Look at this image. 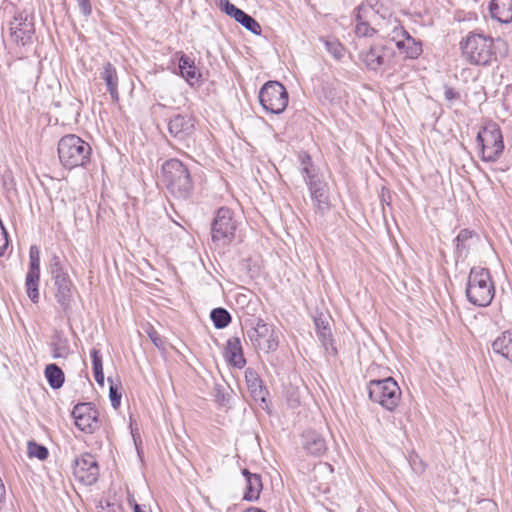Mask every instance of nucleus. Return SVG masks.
Masks as SVG:
<instances>
[{
  "label": "nucleus",
  "mask_w": 512,
  "mask_h": 512,
  "mask_svg": "<svg viewBox=\"0 0 512 512\" xmlns=\"http://www.w3.org/2000/svg\"><path fill=\"white\" fill-rule=\"evenodd\" d=\"M491 35L470 31L459 42L462 58L472 66L487 67L497 61L496 43Z\"/></svg>",
  "instance_id": "1"
},
{
  "label": "nucleus",
  "mask_w": 512,
  "mask_h": 512,
  "mask_svg": "<svg viewBox=\"0 0 512 512\" xmlns=\"http://www.w3.org/2000/svg\"><path fill=\"white\" fill-rule=\"evenodd\" d=\"M163 182L167 190L177 199H189L194 183L188 167L179 159L172 158L162 165Z\"/></svg>",
  "instance_id": "2"
},
{
  "label": "nucleus",
  "mask_w": 512,
  "mask_h": 512,
  "mask_svg": "<svg viewBox=\"0 0 512 512\" xmlns=\"http://www.w3.org/2000/svg\"><path fill=\"white\" fill-rule=\"evenodd\" d=\"M58 157L66 169L85 167L90 163L92 148L75 134H67L58 142Z\"/></svg>",
  "instance_id": "3"
},
{
  "label": "nucleus",
  "mask_w": 512,
  "mask_h": 512,
  "mask_svg": "<svg viewBox=\"0 0 512 512\" xmlns=\"http://www.w3.org/2000/svg\"><path fill=\"white\" fill-rule=\"evenodd\" d=\"M468 301L479 307L490 305L495 295L494 284L488 269L473 267L466 286Z\"/></svg>",
  "instance_id": "4"
},
{
  "label": "nucleus",
  "mask_w": 512,
  "mask_h": 512,
  "mask_svg": "<svg viewBox=\"0 0 512 512\" xmlns=\"http://www.w3.org/2000/svg\"><path fill=\"white\" fill-rule=\"evenodd\" d=\"M367 389L369 399L387 411L392 412L399 405L401 389L392 377L370 380Z\"/></svg>",
  "instance_id": "5"
},
{
  "label": "nucleus",
  "mask_w": 512,
  "mask_h": 512,
  "mask_svg": "<svg viewBox=\"0 0 512 512\" xmlns=\"http://www.w3.org/2000/svg\"><path fill=\"white\" fill-rule=\"evenodd\" d=\"M477 142L480 147L481 159L485 162L496 161L504 151L502 131L498 124L487 123L478 132Z\"/></svg>",
  "instance_id": "6"
},
{
  "label": "nucleus",
  "mask_w": 512,
  "mask_h": 512,
  "mask_svg": "<svg viewBox=\"0 0 512 512\" xmlns=\"http://www.w3.org/2000/svg\"><path fill=\"white\" fill-rule=\"evenodd\" d=\"M396 53L388 45L374 43L367 50L360 52L359 60L368 70H386L393 66Z\"/></svg>",
  "instance_id": "7"
},
{
  "label": "nucleus",
  "mask_w": 512,
  "mask_h": 512,
  "mask_svg": "<svg viewBox=\"0 0 512 512\" xmlns=\"http://www.w3.org/2000/svg\"><path fill=\"white\" fill-rule=\"evenodd\" d=\"M258 99L266 111L279 114L287 107L288 93L281 83L269 81L262 87Z\"/></svg>",
  "instance_id": "8"
},
{
  "label": "nucleus",
  "mask_w": 512,
  "mask_h": 512,
  "mask_svg": "<svg viewBox=\"0 0 512 512\" xmlns=\"http://www.w3.org/2000/svg\"><path fill=\"white\" fill-rule=\"evenodd\" d=\"M389 37L405 59H417L423 52L422 43L413 38L400 24L393 27Z\"/></svg>",
  "instance_id": "9"
},
{
  "label": "nucleus",
  "mask_w": 512,
  "mask_h": 512,
  "mask_svg": "<svg viewBox=\"0 0 512 512\" xmlns=\"http://www.w3.org/2000/svg\"><path fill=\"white\" fill-rule=\"evenodd\" d=\"M74 476L85 485L96 483L99 476V466L96 458L90 453H84L74 460Z\"/></svg>",
  "instance_id": "10"
},
{
  "label": "nucleus",
  "mask_w": 512,
  "mask_h": 512,
  "mask_svg": "<svg viewBox=\"0 0 512 512\" xmlns=\"http://www.w3.org/2000/svg\"><path fill=\"white\" fill-rule=\"evenodd\" d=\"M34 34L35 27L32 18H29L24 12L14 16L10 22V35L13 41L25 46L32 43Z\"/></svg>",
  "instance_id": "11"
},
{
  "label": "nucleus",
  "mask_w": 512,
  "mask_h": 512,
  "mask_svg": "<svg viewBox=\"0 0 512 512\" xmlns=\"http://www.w3.org/2000/svg\"><path fill=\"white\" fill-rule=\"evenodd\" d=\"M77 428L85 433H93L98 428V411L91 403H79L72 410Z\"/></svg>",
  "instance_id": "12"
},
{
  "label": "nucleus",
  "mask_w": 512,
  "mask_h": 512,
  "mask_svg": "<svg viewBox=\"0 0 512 512\" xmlns=\"http://www.w3.org/2000/svg\"><path fill=\"white\" fill-rule=\"evenodd\" d=\"M53 279L56 287L55 298L63 312L67 314L71 309L74 285L66 271L56 270Z\"/></svg>",
  "instance_id": "13"
},
{
  "label": "nucleus",
  "mask_w": 512,
  "mask_h": 512,
  "mask_svg": "<svg viewBox=\"0 0 512 512\" xmlns=\"http://www.w3.org/2000/svg\"><path fill=\"white\" fill-rule=\"evenodd\" d=\"M194 130L195 119L190 114H176L168 122L169 134L179 141L189 138Z\"/></svg>",
  "instance_id": "14"
},
{
  "label": "nucleus",
  "mask_w": 512,
  "mask_h": 512,
  "mask_svg": "<svg viewBox=\"0 0 512 512\" xmlns=\"http://www.w3.org/2000/svg\"><path fill=\"white\" fill-rule=\"evenodd\" d=\"M301 446L309 455L314 457H321L327 451L326 440L315 430H307L302 433Z\"/></svg>",
  "instance_id": "15"
},
{
  "label": "nucleus",
  "mask_w": 512,
  "mask_h": 512,
  "mask_svg": "<svg viewBox=\"0 0 512 512\" xmlns=\"http://www.w3.org/2000/svg\"><path fill=\"white\" fill-rule=\"evenodd\" d=\"M314 325L317 337L328 354L335 356L337 348L334 345L331 328L327 317L323 313L314 316Z\"/></svg>",
  "instance_id": "16"
},
{
  "label": "nucleus",
  "mask_w": 512,
  "mask_h": 512,
  "mask_svg": "<svg viewBox=\"0 0 512 512\" xmlns=\"http://www.w3.org/2000/svg\"><path fill=\"white\" fill-rule=\"evenodd\" d=\"M279 345L278 333L272 326L258 318V349L265 352L275 351Z\"/></svg>",
  "instance_id": "17"
},
{
  "label": "nucleus",
  "mask_w": 512,
  "mask_h": 512,
  "mask_svg": "<svg viewBox=\"0 0 512 512\" xmlns=\"http://www.w3.org/2000/svg\"><path fill=\"white\" fill-rule=\"evenodd\" d=\"M224 358L234 367L242 368L245 365L246 361L243 356L241 341L238 337H232L227 340Z\"/></svg>",
  "instance_id": "18"
},
{
  "label": "nucleus",
  "mask_w": 512,
  "mask_h": 512,
  "mask_svg": "<svg viewBox=\"0 0 512 512\" xmlns=\"http://www.w3.org/2000/svg\"><path fill=\"white\" fill-rule=\"evenodd\" d=\"M492 19L508 24L512 22V0H492L489 4Z\"/></svg>",
  "instance_id": "19"
},
{
  "label": "nucleus",
  "mask_w": 512,
  "mask_h": 512,
  "mask_svg": "<svg viewBox=\"0 0 512 512\" xmlns=\"http://www.w3.org/2000/svg\"><path fill=\"white\" fill-rule=\"evenodd\" d=\"M100 78L105 82L107 91L109 92L112 100L118 101V74L115 66L110 62H105L100 72Z\"/></svg>",
  "instance_id": "20"
},
{
  "label": "nucleus",
  "mask_w": 512,
  "mask_h": 512,
  "mask_svg": "<svg viewBox=\"0 0 512 512\" xmlns=\"http://www.w3.org/2000/svg\"><path fill=\"white\" fill-rule=\"evenodd\" d=\"M179 70L181 76L191 85L193 86L196 83H199L201 80V72L196 67L195 62L186 54L182 53L179 58Z\"/></svg>",
  "instance_id": "21"
},
{
  "label": "nucleus",
  "mask_w": 512,
  "mask_h": 512,
  "mask_svg": "<svg viewBox=\"0 0 512 512\" xmlns=\"http://www.w3.org/2000/svg\"><path fill=\"white\" fill-rule=\"evenodd\" d=\"M492 350L495 354L501 355L512 363V331L502 332L492 342Z\"/></svg>",
  "instance_id": "22"
},
{
  "label": "nucleus",
  "mask_w": 512,
  "mask_h": 512,
  "mask_svg": "<svg viewBox=\"0 0 512 512\" xmlns=\"http://www.w3.org/2000/svg\"><path fill=\"white\" fill-rule=\"evenodd\" d=\"M310 190L312 199L319 208H326L330 204L328 185L324 182H311Z\"/></svg>",
  "instance_id": "23"
},
{
  "label": "nucleus",
  "mask_w": 512,
  "mask_h": 512,
  "mask_svg": "<svg viewBox=\"0 0 512 512\" xmlns=\"http://www.w3.org/2000/svg\"><path fill=\"white\" fill-rule=\"evenodd\" d=\"M236 226H211L212 241L217 245H227L234 238Z\"/></svg>",
  "instance_id": "24"
},
{
  "label": "nucleus",
  "mask_w": 512,
  "mask_h": 512,
  "mask_svg": "<svg viewBox=\"0 0 512 512\" xmlns=\"http://www.w3.org/2000/svg\"><path fill=\"white\" fill-rule=\"evenodd\" d=\"M45 377L53 389H59L63 386L65 375L57 364H48L45 368Z\"/></svg>",
  "instance_id": "25"
},
{
  "label": "nucleus",
  "mask_w": 512,
  "mask_h": 512,
  "mask_svg": "<svg viewBox=\"0 0 512 512\" xmlns=\"http://www.w3.org/2000/svg\"><path fill=\"white\" fill-rule=\"evenodd\" d=\"M51 348L54 359L65 358L70 352L69 341L62 333L55 334Z\"/></svg>",
  "instance_id": "26"
},
{
  "label": "nucleus",
  "mask_w": 512,
  "mask_h": 512,
  "mask_svg": "<svg viewBox=\"0 0 512 512\" xmlns=\"http://www.w3.org/2000/svg\"><path fill=\"white\" fill-rule=\"evenodd\" d=\"M210 319L216 329H224L231 323L232 317L228 310L217 307L211 310Z\"/></svg>",
  "instance_id": "27"
},
{
  "label": "nucleus",
  "mask_w": 512,
  "mask_h": 512,
  "mask_svg": "<svg viewBox=\"0 0 512 512\" xmlns=\"http://www.w3.org/2000/svg\"><path fill=\"white\" fill-rule=\"evenodd\" d=\"M40 274L36 273H27L26 274V291L29 299L33 303H37L39 300V291H38V283H39Z\"/></svg>",
  "instance_id": "28"
},
{
  "label": "nucleus",
  "mask_w": 512,
  "mask_h": 512,
  "mask_svg": "<svg viewBox=\"0 0 512 512\" xmlns=\"http://www.w3.org/2000/svg\"><path fill=\"white\" fill-rule=\"evenodd\" d=\"M234 222L237 224V220L235 219V213L229 207H220L216 211L215 218L212 224H229L230 222Z\"/></svg>",
  "instance_id": "29"
},
{
  "label": "nucleus",
  "mask_w": 512,
  "mask_h": 512,
  "mask_svg": "<svg viewBox=\"0 0 512 512\" xmlns=\"http://www.w3.org/2000/svg\"><path fill=\"white\" fill-rule=\"evenodd\" d=\"M269 396V391L262 385V381L258 378V400L260 401L258 406L271 415V400L269 399Z\"/></svg>",
  "instance_id": "30"
},
{
  "label": "nucleus",
  "mask_w": 512,
  "mask_h": 512,
  "mask_svg": "<svg viewBox=\"0 0 512 512\" xmlns=\"http://www.w3.org/2000/svg\"><path fill=\"white\" fill-rule=\"evenodd\" d=\"M48 455V449L44 445L38 444L35 441L28 442V456L30 458L35 457L39 460H45L48 458Z\"/></svg>",
  "instance_id": "31"
},
{
  "label": "nucleus",
  "mask_w": 512,
  "mask_h": 512,
  "mask_svg": "<svg viewBox=\"0 0 512 512\" xmlns=\"http://www.w3.org/2000/svg\"><path fill=\"white\" fill-rule=\"evenodd\" d=\"M27 273L40 274V250L32 245L29 250V269Z\"/></svg>",
  "instance_id": "32"
},
{
  "label": "nucleus",
  "mask_w": 512,
  "mask_h": 512,
  "mask_svg": "<svg viewBox=\"0 0 512 512\" xmlns=\"http://www.w3.org/2000/svg\"><path fill=\"white\" fill-rule=\"evenodd\" d=\"M473 237H477V234L473 230L468 228L462 229L455 239L457 251L461 252L463 249H465L466 243Z\"/></svg>",
  "instance_id": "33"
},
{
  "label": "nucleus",
  "mask_w": 512,
  "mask_h": 512,
  "mask_svg": "<svg viewBox=\"0 0 512 512\" xmlns=\"http://www.w3.org/2000/svg\"><path fill=\"white\" fill-rule=\"evenodd\" d=\"M234 19L247 30L256 34V20L252 16L246 14L243 10H240Z\"/></svg>",
  "instance_id": "34"
},
{
  "label": "nucleus",
  "mask_w": 512,
  "mask_h": 512,
  "mask_svg": "<svg viewBox=\"0 0 512 512\" xmlns=\"http://www.w3.org/2000/svg\"><path fill=\"white\" fill-rule=\"evenodd\" d=\"M216 6L228 16L235 18L238 12L241 10L232 4L229 0H215Z\"/></svg>",
  "instance_id": "35"
},
{
  "label": "nucleus",
  "mask_w": 512,
  "mask_h": 512,
  "mask_svg": "<svg viewBox=\"0 0 512 512\" xmlns=\"http://www.w3.org/2000/svg\"><path fill=\"white\" fill-rule=\"evenodd\" d=\"M326 48L328 52L337 60H340L343 58L345 53L344 46L338 42V41H326L325 42Z\"/></svg>",
  "instance_id": "36"
},
{
  "label": "nucleus",
  "mask_w": 512,
  "mask_h": 512,
  "mask_svg": "<svg viewBox=\"0 0 512 512\" xmlns=\"http://www.w3.org/2000/svg\"><path fill=\"white\" fill-rule=\"evenodd\" d=\"M355 34L358 37H372L376 34V30L364 21H359L355 26Z\"/></svg>",
  "instance_id": "37"
},
{
  "label": "nucleus",
  "mask_w": 512,
  "mask_h": 512,
  "mask_svg": "<svg viewBox=\"0 0 512 512\" xmlns=\"http://www.w3.org/2000/svg\"><path fill=\"white\" fill-rule=\"evenodd\" d=\"M108 381L110 382L109 398L111 405L113 408L117 409L121 404V392L119 391L118 386L115 385L110 378H108Z\"/></svg>",
  "instance_id": "38"
},
{
  "label": "nucleus",
  "mask_w": 512,
  "mask_h": 512,
  "mask_svg": "<svg viewBox=\"0 0 512 512\" xmlns=\"http://www.w3.org/2000/svg\"><path fill=\"white\" fill-rule=\"evenodd\" d=\"M245 379L250 395L254 398V394L256 393V371L250 368L247 369L245 372Z\"/></svg>",
  "instance_id": "39"
},
{
  "label": "nucleus",
  "mask_w": 512,
  "mask_h": 512,
  "mask_svg": "<svg viewBox=\"0 0 512 512\" xmlns=\"http://www.w3.org/2000/svg\"><path fill=\"white\" fill-rule=\"evenodd\" d=\"M9 244L10 240L8 232L6 231L5 226H0V257H3L6 254Z\"/></svg>",
  "instance_id": "40"
},
{
  "label": "nucleus",
  "mask_w": 512,
  "mask_h": 512,
  "mask_svg": "<svg viewBox=\"0 0 512 512\" xmlns=\"http://www.w3.org/2000/svg\"><path fill=\"white\" fill-rule=\"evenodd\" d=\"M90 355H91V358H92V369L93 371L95 370H101L103 369V364H102V357H101V354H100V351L96 348H93L90 352Z\"/></svg>",
  "instance_id": "41"
},
{
  "label": "nucleus",
  "mask_w": 512,
  "mask_h": 512,
  "mask_svg": "<svg viewBox=\"0 0 512 512\" xmlns=\"http://www.w3.org/2000/svg\"><path fill=\"white\" fill-rule=\"evenodd\" d=\"M148 336L150 340L153 342V344L156 347H161L163 344L161 336L158 334V332L154 328H150L148 331Z\"/></svg>",
  "instance_id": "42"
},
{
  "label": "nucleus",
  "mask_w": 512,
  "mask_h": 512,
  "mask_svg": "<svg viewBox=\"0 0 512 512\" xmlns=\"http://www.w3.org/2000/svg\"><path fill=\"white\" fill-rule=\"evenodd\" d=\"M78 5H79V8L81 10V13L84 15V16H89L92 12V7H91V3H90V0H76Z\"/></svg>",
  "instance_id": "43"
},
{
  "label": "nucleus",
  "mask_w": 512,
  "mask_h": 512,
  "mask_svg": "<svg viewBox=\"0 0 512 512\" xmlns=\"http://www.w3.org/2000/svg\"><path fill=\"white\" fill-rule=\"evenodd\" d=\"M56 270L65 271L60 263V258L57 255H53L51 258V273L53 276L56 275Z\"/></svg>",
  "instance_id": "44"
},
{
  "label": "nucleus",
  "mask_w": 512,
  "mask_h": 512,
  "mask_svg": "<svg viewBox=\"0 0 512 512\" xmlns=\"http://www.w3.org/2000/svg\"><path fill=\"white\" fill-rule=\"evenodd\" d=\"M101 508L104 512H122V508L118 503H111L109 501L106 502V505H101Z\"/></svg>",
  "instance_id": "45"
},
{
  "label": "nucleus",
  "mask_w": 512,
  "mask_h": 512,
  "mask_svg": "<svg viewBox=\"0 0 512 512\" xmlns=\"http://www.w3.org/2000/svg\"><path fill=\"white\" fill-rule=\"evenodd\" d=\"M243 474L247 477L248 484H249V485H248V491L245 493V495H244L243 499H244V500H247V501H251V500H252V496H251V492H252V485H251V481H250V479H251L252 474H251L247 469H245V470L243 471Z\"/></svg>",
  "instance_id": "46"
},
{
  "label": "nucleus",
  "mask_w": 512,
  "mask_h": 512,
  "mask_svg": "<svg viewBox=\"0 0 512 512\" xmlns=\"http://www.w3.org/2000/svg\"><path fill=\"white\" fill-rule=\"evenodd\" d=\"M94 373V378H95V381L100 384V385H103L104 384V373H103V369H99V370H95L93 371Z\"/></svg>",
  "instance_id": "47"
},
{
  "label": "nucleus",
  "mask_w": 512,
  "mask_h": 512,
  "mask_svg": "<svg viewBox=\"0 0 512 512\" xmlns=\"http://www.w3.org/2000/svg\"><path fill=\"white\" fill-rule=\"evenodd\" d=\"M129 504L133 507L134 512H146L133 498H129Z\"/></svg>",
  "instance_id": "48"
},
{
  "label": "nucleus",
  "mask_w": 512,
  "mask_h": 512,
  "mask_svg": "<svg viewBox=\"0 0 512 512\" xmlns=\"http://www.w3.org/2000/svg\"><path fill=\"white\" fill-rule=\"evenodd\" d=\"M6 490L2 479L0 478V503L5 499Z\"/></svg>",
  "instance_id": "49"
},
{
  "label": "nucleus",
  "mask_w": 512,
  "mask_h": 512,
  "mask_svg": "<svg viewBox=\"0 0 512 512\" xmlns=\"http://www.w3.org/2000/svg\"><path fill=\"white\" fill-rule=\"evenodd\" d=\"M262 489H263V485H262L260 476L258 475V490H257L258 497L260 496V493H261Z\"/></svg>",
  "instance_id": "50"
},
{
  "label": "nucleus",
  "mask_w": 512,
  "mask_h": 512,
  "mask_svg": "<svg viewBox=\"0 0 512 512\" xmlns=\"http://www.w3.org/2000/svg\"><path fill=\"white\" fill-rule=\"evenodd\" d=\"M245 512H256V507H249L245 510Z\"/></svg>",
  "instance_id": "51"
},
{
  "label": "nucleus",
  "mask_w": 512,
  "mask_h": 512,
  "mask_svg": "<svg viewBox=\"0 0 512 512\" xmlns=\"http://www.w3.org/2000/svg\"><path fill=\"white\" fill-rule=\"evenodd\" d=\"M172 221H173V223H174L175 225L180 224V223H179L177 220H175V219H172Z\"/></svg>",
  "instance_id": "52"
},
{
  "label": "nucleus",
  "mask_w": 512,
  "mask_h": 512,
  "mask_svg": "<svg viewBox=\"0 0 512 512\" xmlns=\"http://www.w3.org/2000/svg\"><path fill=\"white\" fill-rule=\"evenodd\" d=\"M390 226H386V230H387V233L390 234V229H389Z\"/></svg>",
  "instance_id": "53"
},
{
  "label": "nucleus",
  "mask_w": 512,
  "mask_h": 512,
  "mask_svg": "<svg viewBox=\"0 0 512 512\" xmlns=\"http://www.w3.org/2000/svg\"><path fill=\"white\" fill-rule=\"evenodd\" d=\"M258 512H266V511L263 510V509L258 508Z\"/></svg>",
  "instance_id": "54"
}]
</instances>
